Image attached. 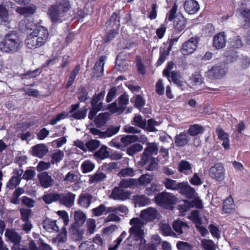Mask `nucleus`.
Segmentation results:
<instances>
[{
    "label": "nucleus",
    "instance_id": "23",
    "mask_svg": "<svg viewBox=\"0 0 250 250\" xmlns=\"http://www.w3.org/2000/svg\"><path fill=\"white\" fill-rule=\"evenodd\" d=\"M226 43V37L225 33L221 32L213 38V46L217 49L223 48L225 47Z\"/></svg>",
    "mask_w": 250,
    "mask_h": 250
},
{
    "label": "nucleus",
    "instance_id": "15",
    "mask_svg": "<svg viewBox=\"0 0 250 250\" xmlns=\"http://www.w3.org/2000/svg\"><path fill=\"white\" fill-rule=\"evenodd\" d=\"M93 196L89 193L83 192L80 194L77 204L81 208H88L93 202Z\"/></svg>",
    "mask_w": 250,
    "mask_h": 250
},
{
    "label": "nucleus",
    "instance_id": "32",
    "mask_svg": "<svg viewBox=\"0 0 250 250\" xmlns=\"http://www.w3.org/2000/svg\"><path fill=\"white\" fill-rule=\"evenodd\" d=\"M81 227L82 226L71 225L70 228V232L76 240L80 241L83 238L84 230Z\"/></svg>",
    "mask_w": 250,
    "mask_h": 250
},
{
    "label": "nucleus",
    "instance_id": "18",
    "mask_svg": "<svg viewBox=\"0 0 250 250\" xmlns=\"http://www.w3.org/2000/svg\"><path fill=\"white\" fill-rule=\"evenodd\" d=\"M38 178L41 186L47 188L52 186L54 180L47 172H42L38 174Z\"/></svg>",
    "mask_w": 250,
    "mask_h": 250
},
{
    "label": "nucleus",
    "instance_id": "56",
    "mask_svg": "<svg viewBox=\"0 0 250 250\" xmlns=\"http://www.w3.org/2000/svg\"><path fill=\"white\" fill-rule=\"evenodd\" d=\"M187 205L190 206V208H196L198 209H202L203 208V204L202 201L198 197H194L193 199L188 202H187Z\"/></svg>",
    "mask_w": 250,
    "mask_h": 250
},
{
    "label": "nucleus",
    "instance_id": "47",
    "mask_svg": "<svg viewBox=\"0 0 250 250\" xmlns=\"http://www.w3.org/2000/svg\"><path fill=\"white\" fill-rule=\"evenodd\" d=\"M104 91L101 92L93 96L91 101V106H100V107H103V103L100 102L104 96Z\"/></svg>",
    "mask_w": 250,
    "mask_h": 250
},
{
    "label": "nucleus",
    "instance_id": "19",
    "mask_svg": "<svg viewBox=\"0 0 250 250\" xmlns=\"http://www.w3.org/2000/svg\"><path fill=\"white\" fill-rule=\"evenodd\" d=\"M184 6L186 11L190 15L196 14L200 9L199 4L195 0H186Z\"/></svg>",
    "mask_w": 250,
    "mask_h": 250
},
{
    "label": "nucleus",
    "instance_id": "1",
    "mask_svg": "<svg viewBox=\"0 0 250 250\" xmlns=\"http://www.w3.org/2000/svg\"><path fill=\"white\" fill-rule=\"evenodd\" d=\"M157 215V210L149 207L141 211L140 218H133L130 220L129 224L132 227L129 229L128 237L124 242L125 250H134L138 248L139 250H144L145 249L144 225L155 219Z\"/></svg>",
    "mask_w": 250,
    "mask_h": 250
},
{
    "label": "nucleus",
    "instance_id": "43",
    "mask_svg": "<svg viewBox=\"0 0 250 250\" xmlns=\"http://www.w3.org/2000/svg\"><path fill=\"white\" fill-rule=\"evenodd\" d=\"M132 125L139 127L142 129H145L146 127V120L140 115H135L131 121Z\"/></svg>",
    "mask_w": 250,
    "mask_h": 250
},
{
    "label": "nucleus",
    "instance_id": "21",
    "mask_svg": "<svg viewBox=\"0 0 250 250\" xmlns=\"http://www.w3.org/2000/svg\"><path fill=\"white\" fill-rule=\"evenodd\" d=\"M178 171L186 175H190L192 173L191 164L188 161L182 160L178 164Z\"/></svg>",
    "mask_w": 250,
    "mask_h": 250
},
{
    "label": "nucleus",
    "instance_id": "44",
    "mask_svg": "<svg viewBox=\"0 0 250 250\" xmlns=\"http://www.w3.org/2000/svg\"><path fill=\"white\" fill-rule=\"evenodd\" d=\"M120 20L118 15L116 13H114L110 17L109 20L106 22L108 26L110 25L111 27H115L118 29L120 26Z\"/></svg>",
    "mask_w": 250,
    "mask_h": 250
},
{
    "label": "nucleus",
    "instance_id": "51",
    "mask_svg": "<svg viewBox=\"0 0 250 250\" xmlns=\"http://www.w3.org/2000/svg\"><path fill=\"white\" fill-rule=\"evenodd\" d=\"M78 180V176L74 171L68 172L63 179V181L66 184L76 182Z\"/></svg>",
    "mask_w": 250,
    "mask_h": 250
},
{
    "label": "nucleus",
    "instance_id": "53",
    "mask_svg": "<svg viewBox=\"0 0 250 250\" xmlns=\"http://www.w3.org/2000/svg\"><path fill=\"white\" fill-rule=\"evenodd\" d=\"M189 218L193 221L196 227L201 226L202 221L199 217V213L198 210H195L192 211L189 216Z\"/></svg>",
    "mask_w": 250,
    "mask_h": 250
},
{
    "label": "nucleus",
    "instance_id": "34",
    "mask_svg": "<svg viewBox=\"0 0 250 250\" xmlns=\"http://www.w3.org/2000/svg\"><path fill=\"white\" fill-rule=\"evenodd\" d=\"M5 236L15 244H18L21 241V236L14 230L7 229Z\"/></svg>",
    "mask_w": 250,
    "mask_h": 250
},
{
    "label": "nucleus",
    "instance_id": "12",
    "mask_svg": "<svg viewBox=\"0 0 250 250\" xmlns=\"http://www.w3.org/2000/svg\"><path fill=\"white\" fill-rule=\"evenodd\" d=\"M250 0H243L241 4L239 11L244 19L245 26L250 27Z\"/></svg>",
    "mask_w": 250,
    "mask_h": 250
},
{
    "label": "nucleus",
    "instance_id": "8",
    "mask_svg": "<svg viewBox=\"0 0 250 250\" xmlns=\"http://www.w3.org/2000/svg\"><path fill=\"white\" fill-rule=\"evenodd\" d=\"M227 68L224 65H215L206 73L208 77L210 79H220L224 77L226 73Z\"/></svg>",
    "mask_w": 250,
    "mask_h": 250
},
{
    "label": "nucleus",
    "instance_id": "54",
    "mask_svg": "<svg viewBox=\"0 0 250 250\" xmlns=\"http://www.w3.org/2000/svg\"><path fill=\"white\" fill-rule=\"evenodd\" d=\"M201 246L205 250H216L215 245L211 240L203 239L201 241Z\"/></svg>",
    "mask_w": 250,
    "mask_h": 250
},
{
    "label": "nucleus",
    "instance_id": "5",
    "mask_svg": "<svg viewBox=\"0 0 250 250\" xmlns=\"http://www.w3.org/2000/svg\"><path fill=\"white\" fill-rule=\"evenodd\" d=\"M178 200L176 196L172 193L163 191L155 197V202L160 206L167 208H171Z\"/></svg>",
    "mask_w": 250,
    "mask_h": 250
},
{
    "label": "nucleus",
    "instance_id": "45",
    "mask_svg": "<svg viewBox=\"0 0 250 250\" xmlns=\"http://www.w3.org/2000/svg\"><path fill=\"white\" fill-rule=\"evenodd\" d=\"M143 149L142 145L139 144L132 145L127 148L126 153L129 156H133L136 153L142 151Z\"/></svg>",
    "mask_w": 250,
    "mask_h": 250
},
{
    "label": "nucleus",
    "instance_id": "55",
    "mask_svg": "<svg viewBox=\"0 0 250 250\" xmlns=\"http://www.w3.org/2000/svg\"><path fill=\"white\" fill-rule=\"evenodd\" d=\"M120 130V126H110L105 131H104V138L110 137L117 134Z\"/></svg>",
    "mask_w": 250,
    "mask_h": 250
},
{
    "label": "nucleus",
    "instance_id": "11",
    "mask_svg": "<svg viewBox=\"0 0 250 250\" xmlns=\"http://www.w3.org/2000/svg\"><path fill=\"white\" fill-rule=\"evenodd\" d=\"M76 195L71 192L59 193V203L66 207L71 208L74 205Z\"/></svg>",
    "mask_w": 250,
    "mask_h": 250
},
{
    "label": "nucleus",
    "instance_id": "3",
    "mask_svg": "<svg viewBox=\"0 0 250 250\" xmlns=\"http://www.w3.org/2000/svg\"><path fill=\"white\" fill-rule=\"evenodd\" d=\"M71 7L69 0H61L51 5L48 11L51 21L54 23L62 22Z\"/></svg>",
    "mask_w": 250,
    "mask_h": 250
},
{
    "label": "nucleus",
    "instance_id": "22",
    "mask_svg": "<svg viewBox=\"0 0 250 250\" xmlns=\"http://www.w3.org/2000/svg\"><path fill=\"white\" fill-rule=\"evenodd\" d=\"M106 60V57L105 56H101L99 60L95 63L93 73L97 77H101L104 75V66Z\"/></svg>",
    "mask_w": 250,
    "mask_h": 250
},
{
    "label": "nucleus",
    "instance_id": "13",
    "mask_svg": "<svg viewBox=\"0 0 250 250\" xmlns=\"http://www.w3.org/2000/svg\"><path fill=\"white\" fill-rule=\"evenodd\" d=\"M130 196V192L119 186L115 187L110 195L111 198L115 200L125 201Z\"/></svg>",
    "mask_w": 250,
    "mask_h": 250
},
{
    "label": "nucleus",
    "instance_id": "62",
    "mask_svg": "<svg viewBox=\"0 0 250 250\" xmlns=\"http://www.w3.org/2000/svg\"><path fill=\"white\" fill-rule=\"evenodd\" d=\"M21 181V180L19 178L16 176H12L7 184V187L10 189H13L20 184Z\"/></svg>",
    "mask_w": 250,
    "mask_h": 250
},
{
    "label": "nucleus",
    "instance_id": "60",
    "mask_svg": "<svg viewBox=\"0 0 250 250\" xmlns=\"http://www.w3.org/2000/svg\"><path fill=\"white\" fill-rule=\"evenodd\" d=\"M0 19L3 22H8L9 21L8 11L2 4L0 5Z\"/></svg>",
    "mask_w": 250,
    "mask_h": 250
},
{
    "label": "nucleus",
    "instance_id": "20",
    "mask_svg": "<svg viewBox=\"0 0 250 250\" xmlns=\"http://www.w3.org/2000/svg\"><path fill=\"white\" fill-rule=\"evenodd\" d=\"M42 224L44 229L50 233L57 232L60 230L57 220L46 218L43 221Z\"/></svg>",
    "mask_w": 250,
    "mask_h": 250
},
{
    "label": "nucleus",
    "instance_id": "61",
    "mask_svg": "<svg viewBox=\"0 0 250 250\" xmlns=\"http://www.w3.org/2000/svg\"><path fill=\"white\" fill-rule=\"evenodd\" d=\"M178 250H193V246L184 241H178L176 244Z\"/></svg>",
    "mask_w": 250,
    "mask_h": 250
},
{
    "label": "nucleus",
    "instance_id": "6",
    "mask_svg": "<svg viewBox=\"0 0 250 250\" xmlns=\"http://www.w3.org/2000/svg\"><path fill=\"white\" fill-rule=\"evenodd\" d=\"M158 151L157 145L155 143H148L147 146L145 148L143 153L141 156V163L145 165L150 160V156L157 154Z\"/></svg>",
    "mask_w": 250,
    "mask_h": 250
},
{
    "label": "nucleus",
    "instance_id": "36",
    "mask_svg": "<svg viewBox=\"0 0 250 250\" xmlns=\"http://www.w3.org/2000/svg\"><path fill=\"white\" fill-rule=\"evenodd\" d=\"M235 209V205L232 198L228 197L223 202V210L226 213H230Z\"/></svg>",
    "mask_w": 250,
    "mask_h": 250
},
{
    "label": "nucleus",
    "instance_id": "17",
    "mask_svg": "<svg viewBox=\"0 0 250 250\" xmlns=\"http://www.w3.org/2000/svg\"><path fill=\"white\" fill-rule=\"evenodd\" d=\"M27 47L30 49H34L40 47L44 44L36 38L32 33L29 34L25 40Z\"/></svg>",
    "mask_w": 250,
    "mask_h": 250
},
{
    "label": "nucleus",
    "instance_id": "33",
    "mask_svg": "<svg viewBox=\"0 0 250 250\" xmlns=\"http://www.w3.org/2000/svg\"><path fill=\"white\" fill-rule=\"evenodd\" d=\"M110 149L108 148L107 146H103L95 152L94 156L100 160H104L110 157Z\"/></svg>",
    "mask_w": 250,
    "mask_h": 250
},
{
    "label": "nucleus",
    "instance_id": "14",
    "mask_svg": "<svg viewBox=\"0 0 250 250\" xmlns=\"http://www.w3.org/2000/svg\"><path fill=\"white\" fill-rule=\"evenodd\" d=\"M79 107V104H72L70 111V113L71 114V116L77 120L84 119L86 116L87 111V109L86 107H83L78 109Z\"/></svg>",
    "mask_w": 250,
    "mask_h": 250
},
{
    "label": "nucleus",
    "instance_id": "37",
    "mask_svg": "<svg viewBox=\"0 0 250 250\" xmlns=\"http://www.w3.org/2000/svg\"><path fill=\"white\" fill-rule=\"evenodd\" d=\"M159 229L164 235L177 237L176 234L173 232L171 227L167 223L161 222L159 225Z\"/></svg>",
    "mask_w": 250,
    "mask_h": 250
},
{
    "label": "nucleus",
    "instance_id": "50",
    "mask_svg": "<svg viewBox=\"0 0 250 250\" xmlns=\"http://www.w3.org/2000/svg\"><path fill=\"white\" fill-rule=\"evenodd\" d=\"M173 83L179 87H182L184 85V82L181 80V76L177 71H172L170 76Z\"/></svg>",
    "mask_w": 250,
    "mask_h": 250
},
{
    "label": "nucleus",
    "instance_id": "39",
    "mask_svg": "<svg viewBox=\"0 0 250 250\" xmlns=\"http://www.w3.org/2000/svg\"><path fill=\"white\" fill-rule=\"evenodd\" d=\"M204 130V128L203 126L198 124H194L189 126L188 130V134L192 136H195L202 134Z\"/></svg>",
    "mask_w": 250,
    "mask_h": 250
},
{
    "label": "nucleus",
    "instance_id": "40",
    "mask_svg": "<svg viewBox=\"0 0 250 250\" xmlns=\"http://www.w3.org/2000/svg\"><path fill=\"white\" fill-rule=\"evenodd\" d=\"M108 118V114L107 113H102L95 118L94 123L97 127H100L106 124Z\"/></svg>",
    "mask_w": 250,
    "mask_h": 250
},
{
    "label": "nucleus",
    "instance_id": "29",
    "mask_svg": "<svg viewBox=\"0 0 250 250\" xmlns=\"http://www.w3.org/2000/svg\"><path fill=\"white\" fill-rule=\"evenodd\" d=\"M163 184L167 189L179 191L181 185V182L178 183L176 180L166 178L163 181Z\"/></svg>",
    "mask_w": 250,
    "mask_h": 250
},
{
    "label": "nucleus",
    "instance_id": "58",
    "mask_svg": "<svg viewBox=\"0 0 250 250\" xmlns=\"http://www.w3.org/2000/svg\"><path fill=\"white\" fill-rule=\"evenodd\" d=\"M136 135H128L121 138V142L125 146L136 142Z\"/></svg>",
    "mask_w": 250,
    "mask_h": 250
},
{
    "label": "nucleus",
    "instance_id": "25",
    "mask_svg": "<svg viewBox=\"0 0 250 250\" xmlns=\"http://www.w3.org/2000/svg\"><path fill=\"white\" fill-rule=\"evenodd\" d=\"M37 7L35 5H32L23 7H17L16 9V12L20 15L24 16L25 17H28L31 15H33L36 11ZM26 21H28L27 18ZM29 22V21L27 22Z\"/></svg>",
    "mask_w": 250,
    "mask_h": 250
},
{
    "label": "nucleus",
    "instance_id": "49",
    "mask_svg": "<svg viewBox=\"0 0 250 250\" xmlns=\"http://www.w3.org/2000/svg\"><path fill=\"white\" fill-rule=\"evenodd\" d=\"M82 172L83 173H86L92 171L95 165L89 160H85L83 162L81 166Z\"/></svg>",
    "mask_w": 250,
    "mask_h": 250
},
{
    "label": "nucleus",
    "instance_id": "10",
    "mask_svg": "<svg viewBox=\"0 0 250 250\" xmlns=\"http://www.w3.org/2000/svg\"><path fill=\"white\" fill-rule=\"evenodd\" d=\"M118 101V104L114 102L109 105V109L113 112H117L120 110L122 112L124 111L126 105L128 104V96L123 94L119 97Z\"/></svg>",
    "mask_w": 250,
    "mask_h": 250
},
{
    "label": "nucleus",
    "instance_id": "38",
    "mask_svg": "<svg viewBox=\"0 0 250 250\" xmlns=\"http://www.w3.org/2000/svg\"><path fill=\"white\" fill-rule=\"evenodd\" d=\"M136 205L140 207L145 206L150 204V199L145 195H137L134 197Z\"/></svg>",
    "mask_w": 250,
    "mask_h": 250
},
{
    "label": "nucleus",
    "instance_id": "4",
    "mask_svg": "<svg viewBox=\"0 0 250 250\" xmlns=\"http://www.w3.org/2000/svg\"><path fill=\"white\" fill-rule=\"evenodd\" d=\"M20 26L23 30H33L31 33L44 44L46 42L49 33L48 30L40 25H34L33 22L26 23V19L21 20Z\"/></svg>",
    "mask_w": 250,
    "mask_h": 250
},
{
    "label": "nucleus",
    "instance_id": "9",
    "mask_svg": "<svg viewBox=\"0 0 250 250\" xmlns=\"http://www.w3.org/2000/svg\"><path fill=\"white\" fill-rule=\"evenodd\" d=\"M210 176L218 181L224 180L225 177V169L223 165L221 163H216L210 167L209 170Z\"/></svg>",
    "mask_w": 250,
    "mask_h": 250
},
{
    "label": "nucleus",
    "instance_id": "7",
    "mask_svg": "<svg viewBox=\"0 0 250 250\" xmlns=\"http://www.w3.org/2000/svg\"><path fill=\"white\" fill-rule=\"evenodd\" d=\"M198 43L197 37H191L188 41L183 43L181 52L184 55H189L192 54L196 49Z\"/></svg>",
    "mask_w": 250,
    "mask_h": 250
},
{
    "label": "nucleus",
    "instance_id": "46",
    "mask_svg": "<svg viewBox=\"0 0 250 250\" xmlns=\"http://www.w3.org/2000/svg\"><path fill=\"white\" fill-rule=\"evenodd\" d=\"M42 198L46 204H49L52 202L58 201L59 193L57 192L50 193L43 196Z\"/></svg>",
    "mask_w": 250,
    "mask_h": 250
},
{
    "label": "nucleus",
    "instance_id": "57",
    "mask_svg": "<svg viewBox=\"0 0 250 250\" xmlns=\"http://www.w3.org/2000/svg\"><path fill=\"white\" fill-rule=\"evenodd\" d=\"M100 144L98 140H90L85 144L86 148L90 151H93L99 146Z\"/></svg>",
    "mask_w": 250,
    "mask_h": 250
},
{
    "label": "nucleus",
    "instance_id": "30",
    "mask_svg": "<svg viewBox=\"0 0 250 250\" xmlns=\"http://www.w3.org/2000/svg\"><path fill=\"white\" fill-rule=\"evenodd\" d=\"M74 216L75 222L71 225L82 226L86 219L85 214L82 210H78L74 212Z\"/></svg>",
    "mask_w": 250,
    "mask_h": 250
},
{
    "label": "nucleus",
    "instance_id": "16",
    "mask_svg": "<svg viewBox=\"0 0 250 250\" xmlns=\"http://www.w3.org/2000/svg\"><path fill=\"white\" fill-rule=\"evenodd\" d=\"M179 192L188 199L193 198L196 194L195 189L191 187L188 182H181Z\"/></svg>",
    "mask_w": 250,
    "mask_h": 250
},
{
    "label": "nucleus",
    "instance_id": "41",
    "mask_svg": "<svg viewBox=\"0 0 250 250\" xmlns=\"http://www.w3.org/2000/svg\"><path fill=\"white\" fill-rule=\"evenodd\" d=\"M152 179L150 174H142L138 179H136L137 186H146L151 183Z\"/></svg>",
    "mask_w": 250,
    "mask_h": 250
},
{
    "label": "nucleus",
    "instance_id": "48",
    "mask_svg": "<svg viewBox=\"0 0 250 250\" xmlns=\"http://www.w3.org/2000/svg\"><path fill=\"white\" fill-rule=\"evenodd\" d=\"M186 26V20L183 17L177 18L174 22L175 29L180 32L184 30Z\"/></svg>",
    "mask_w": 250,
    "mask_h": 250
},
{
    "label": "nucleus",
    "instance_id": "2",
    "mask_svg": "<svg viewBox=\"0 0 250 250\" xmlns=\"http://www.w3.org/2000/svg\"><path fill=\"white\" fill-rule=\"evenodd\" d=\"M22 46V41L16 31H9L0 41V50L7 54H14L19 52Z\"/></svg>",
    "mask_w": 250,
    "mask_h": 250
},
{
    "label": "nucleus",
    "instance_id": "28",
    "mask_svg": "<svg viewBox=\"0 0 250 250\" xmlns=\"http://www.w3.org/2000/svg\"><path fill=\"white\" fill-rule=\"evenodd\" d=\"M190 139L186 132H181L175 136V144L177 146L183 147L188 144Z\"/></svg>",
    "mask_w": 250,
    "mask_h": 250
},
{
    "label": "nucleus",
    "instance_id": "31",
    "mask_svg": "<svg viewBox=\"0 0 250 250\" xmlns=\"http://www.w3.org/2000/svg\"><path fill=\"white\" fill-rule=\"evenodd\" d=\"M106 178V175L105 173L100 171H97L94 174L89 176V183L90 184H97L104 181Z\"/></svg>",
    "mask_w": 250,
    "mask_h": 250
},
{
    "label": "nucleus",
    "instance_id": "24",
    "mask_svg": "<svg viewBox=\"0 0 250 250\" xmlns=\"http://www.w3.org/2000/svg\"><path fill=\"white\" fill-rule=\"evenodd\" d=\"M216 132L218 138L223 141L222 146L225 149L229 148V139L228 134L225 132L224 130L220 127H217Z\"/></svg>",
    "mask_w": 250,
    "mask_h": 250
},
{
    "label": "nucleus",
    "instance_id": "42",
    "mask_svg": "<svg viewBox=\"0 0 250 250\" xmlns=\"http://www.w3.org/2000/svg\"><path fill=\"white\" fill-rule=\"evenodd\" d=\"M119 186L123 188L137 187L136 179H123L120 181Z\"/></svg>",
    "mask_w": 250,
    "mask_h": 250
},
{
    "label": "nucleus",
    "instance_id": "52",
    "mask_svg": "<svg viewBox=\"0 0 250 250\" xmlns=\"http://www.w3.org/2000/svg\"><path fill=\"white\" fill-rule=\"evenodd\" d=\"M160 123L156 121L153 119H150L146 122V129L149 132H156L157 129H156L155 127L158 126Z\"/></svg>",
    "mask_w": 250,
    "mask_h": 250
},
{
    "label": "nucleus",
    "instance_id": "64",
    "mask_svg": "<svg viewBox=\"0 0 250 250\" xmlns=\"http://www.w3.org/2000/svg\"><path fill=\"white\" fill-rule=\"evenodd\" d=\"M79 250H95V248L93 242L86 241L81 244Z\"/></svg>",
    "mask_w": 250,
    "mask_h": 250
},
{
    "label": "nucleus",
    "instance_id": "63",
    "mask_svg": "<svg viewBox=\"0 0 250 250\" xmlns=\"http://www.w3.org/2000/svg\"><path fill=\"white\" fill-rule=\"evenodd\" d=\"M118 174L120 176L122 177H132L135 175L134 170L131 167H126L121 169Z\"/></svg>",
    "mask_w": 250,
    "mask_h": 250
},
{
    "label": "nucleus",
    "instance_id": "27",
    "mask_svg": "<svg viewBox=\"0 0 250 250\" xmlns=\"http://www.w3.org/2000/svg\"><path fill=\"white\" fill-rule=\"evenodd\" d=\"M172 226L174 230L177 233V236L186 232L189 229L188 225L186 222L180 220L175 221Z\"/></svg>",
    "mask_w": 250,
    "mask_h": 250
},
{
    "label": "nucleus",
    "instance_id": "26",
    "mask_svg": "<svg viewBox=\"0 0 250 250\" xmlns=\"http://www.w3.org/2000/svg\"><path fill=\"white\" fill-rule=\"evenodd\" d=\"M47 147L43 144H38L32 147V153L36 157L42 158L48 152Z\"/></svg>",
    "mask_w": 250,
    "mask_h": 250
},
{
    "label": "nucleus",
    "instance_id": "35",
    "mask_svg": "<svg viewBox=\"0 0 250 250\" xmlns=\"http://www.w3.org/2000/svg\"><path fill=\"white\" fill-rule=\"evenodd\" d=\"M57 214L63 220L64 225L61 230L64 236L66 237L67 233L66 226L68 225L69 221L68 214L65 210H59L57 212Z\"/></svg>",
    "mask_w": 250,
    "mask_h": 250
},
{
    "label": "nucleus",
    "instance_id": "59",
    "mask_svg": "<svg viewBox=\"0 0 250 250\" xmlns=\"http://www.w3.org/2000/svg\"><path fill=\"white\" fill-rule=\"evenodd\" d=\"M127 236V233L126 231H124L122 232L119 237L114 241V246L110 247L108 248V250H116L119 245L122 242L123 240Z\"/></svg>",
    "mask_w": 250,
    "mask_h": 250
}]
</instances>
